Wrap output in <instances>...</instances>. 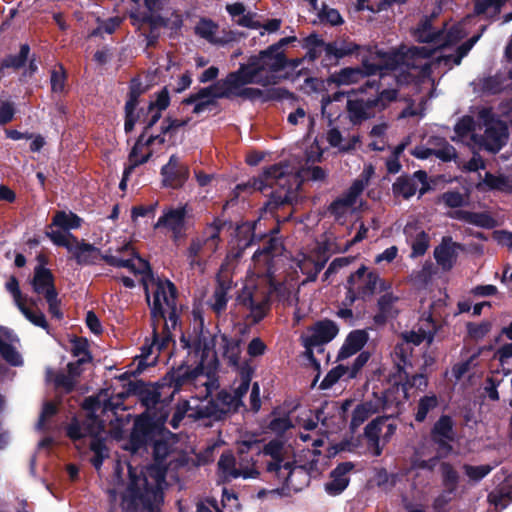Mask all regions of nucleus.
<instances>
[{
	"mask_svg": "<svg viewBox=\"0 0 512 512\" xmlns=\"http://www.w3.org/2000/svg\"><path fill=\"white\" fill-rule=\"evenodd\" d=\"M396 431V424L388 417L373 420L365 428V438L370 453L379 456L383 447L391 439Z\"/></svg>",
	"mask_w": 512,
	"mask_h": 512,
	"instance_id": "obj_14",
	"label": "nucleus"
},
{
	"mask_svg": "<svg viewBox=\"0 0 512 512\" xmlns=\"http://www.w3.org/2000/svg\"><path fill=\"white\" fill-rule=\"evenodd\" d=\"M289 92L283 88L280 87H273L270 89H267L266 91H262L257 88H250L246 87L241 95L239 97L245 98V99H257L262 98L264 100H280L284 98H288Z\"/></svg>",
	"mask_w": 512,
	"mask_h": 512,
	"instance_id": "obj_41",
	"label": "nucleus"
},
{
	"mask_svg": "<svg viewBox=\"0 0 512 512\" xmlns=\"http://www.w3.org/2000/svg\"><path fill=\"white\" fill-rule=\"evenodd\" d=\"M185 217L186 210L184 207L169 209L158 219L155 228L164 227L172 232L175 239H178L185 229Z\"/></svg>",
	"mask_w": 512,
	"mask_h": 512,
	"instance_id": "obj_26",
	"label": "nucleus"
},
{
	"mask_svg": "<svg viewBox=\"0 0 512 512\" xmlns=\"http://www.w3.org/2000/svg\"><path fill=\"white\" fill-rule=\"evenodd\" d=\"M300 439L303 442H307L309 440H312V450H308L306 454V460L301 462L299 465V468L302 470H307L310 474H319L322 472L326 466L328 465V458L330 455H322L319 450H317V447L323 446L325 443V440L323 437L312 439L310 434L308 433H300Z\"/></svg>",
	"mask_w": 512,
	"mask_h": 512,
	"instance_id": "obj_21",
	"label": "nucleus"
},
{
	"mask_svg": "<svg viewBox=\"0 0 512 512\" xmlns=\"http://www.w3.org/2000/svg\"><path fill=\"white\" fill-rule=\"evenodd\" d=\"M250 385L249 375H243L241 383L235 389L234 394L224 393L223 397L229 398V404L232 406H240L242 404V397L248 392Z\"/></svg>",
	"mask_w": 512,
	"mask_h": 512,
	"instance_id": "obj_56",
	"label": "nucleus"
},
{
	"mask_svg": "<svg viewBox=\"0 0 512 512\" xmlns=\"http://www.w3.org/2000/svg\"><path fill=\"white\" fill-rule=\"evenodd\" d=\"M473 127V119L471 117H463L455 126V136L452 138L454 141H466L469 137L472 141L471 133Z\"/></svg>",
	"mask_w": 512,
	"mask_h": 512,
	"instance_id": "obj_55",
	"label": "nucleus"
},
{
	"mask_svg": "<svg viewBox=\"0 0 512 512\" xmlns=\"http://www.w3.org/2000/svg\"><path fill=\"white\" fill-rule=\"evenodd\" d=\"M6 289L11 293L15 305L28 321L42 328L47 326L44 315L39 311L32 310L31 308L36 307L37 301L34 299H28L21 293L19 283L15 277H10L6 283Z\"/></svg>",
	"mask_w": 512,
	"mask_h": 512,
	"instance_id": "obj_18",
	"label": "nucleus"
},
{
	"mask_svg": "<svg viewBox=\"0 0 512 512\" xmlns=\"http://www.w3.org/2000/svg\"><path fill=\"white\" fill-rule=\"evenodd\" d=\"M66 75L62 66L54 69L51 73V88L55 93L64 91Z\"/></svg>",
	"mask_w": 512,
	"mask_h": 512,
	"instance_id": "obj_63",
	"label": "nucleus"
},
{
	"mask_svg": "<svg viewBox=\"0 0 512 512\" xmlns=\"http://www.w3.org/2000/svg\"><path fill=\"white\" fill-rule=\"evenodd\" d=\"M359 196L360 195L358 193H352V189L350 188L343 197L337 199L331 204V213L336 217V219H342L348 213L353 212L360 206L358 201Z\"/></svg>",
	"mask_w": 512,
	"mask_h": 512,
	"instance_id": "obj_33",
	"label": "nucleus"
},
{
	"mask_svg": "<svg viewBox=\"0 0 512 512\" xmlns=\"http://www.w3.org/2000/svg\"><path fill=\"white\" fill-rule=\"evenodd\" d=\"M184 347L189 349L190 360L192 364H185L178 367L172 374L173 393L185 386H193L200 389L195 399L185 402V413L193 418L211 417L215 413L213 402L208 398L216 388L217 383L214 378L215 354L206 347V352H200L198 356L193 349V343L182 338Z\"/></svg>",
	"mask_w": 512,
	"mask_h": 512,
	"instance_id": "obj_3",
	"label": "nucleus"
},
{
	"mask_svg": "<svg viewBox=\"0 0 512 512\" xmlns=\"http://www.w3.org/2000/svg\"><path fill=\"white\" fill-rule=\"evenodd\" d=\"M286 45H288L287 39L282 38L256 56L273 76H279V72L282 71L287 64V60L282 51Z\"/></svg>",
	"mask_w": 512,
	"mask_h": 512,
	"instance_id": "obj_22",
	"label": "nucleus"
},
{
	"mask_svg": "<svg viewBox=\"0 0 512 512\" xmlns=\"http://www.w3.org/2000/svg\"><path fill=\"white\" fill-rule=\"evenodd\" d=\"M83 363H78V360L75 363L68 364V375L63 374H54L52 371H47V380L54 382L57 387L63 388L66 392H69L73 389L75 385L76 378L81 374L80 366Z\"/></svg>",
	"mask_w": 512,
	"mask_h": 512,
	"instance_id": "obj_31",
	"label": "nucleus"
},
{
	"mask_svg": "<svg viewBox=\"0 0 512 512\" xmlns=\"http://www.w3.org/2000/svg\"><path fill=\"white\" fill-rule=\"evenodd\" d=\"M368 360V355L362 353L354 361L351 367L338 365L332 369L321 382L322 389H328L335 384L340 378L346 377L347 379L355 378L360 369L365 365Z\"/></svg>",
	"mask_w": 512,
	"mask_h": 512,
	"instance_id": "obj_25",
	"label": "nucleus"
},
{
	"mask_svg": "<svg viewBox=\"0 0 512 512\" xmlns=\"http://www.w3.org/2000/svg\"><path fill=\"white\" fill-rule=\"evenodd\" d=\"M372 102V99H349L347 101V110L352 122H360L364 119L369 118L371 113V108L375 107Z\"/></svg>",
	"mask_w": 512,
	"mask_h": 512,
	"instance_id": "obj_38",
	"label": "nucleus"
},
{
	"mask_svg": "<svg viewBox=\"0 0 512 512\" xmlns=\"http://www.w3.org/2000/svg\"><path fill=\"white\" fill-rule=\"evenodd\" d=\"M97 423H102V422L99 421L98 419H96L95 417H93L92 415L89 416V418L86 420L84 427H81L78 422L74 421L68 427V435L72 439H78L87 434L91 435L89 433L88 428H89V426H92L97 429Z\"/></svg>",
	"mask_w": 512,
	"mask_h": 512,
	"instance_id": "obj_51",
	"label": "nucleus"
},
{
	"mask_svg": "<svg viewBox=\"0 0 512 512\" xmlns=\"http://www.w3.org/2000/svg\"><path fill=\"white\" fill-rule=\"evenodd\" d=\"M507 0H477L474 13L477 16H483L486 19L496 17Z\"/></svg>",
	"mask_w": 512,
	"mask_h": 512,
	"instance_id": "obj_43",
	"label": "nucleus"
},
{
	"mask_svg": "<svg viewBox=\"0 0 512 512\" xmlns=\"http://www.w3.org/2000/svg\"><path fill=\"white\" fill-rule=\"evenodd\" d=\"M263 452L273 459L267 465L268 472L275 473L280 481L292 486V477L297 473H302V469L299 466L294 467L293 463L287 460L289 447L279 440H272L265 445Z\"/></svg>",
	"mask_w": 512,
	"mask_h": 512,
	"instance_id": "obj_12",
	"label": "nucleus"
},
{
	"mask_svg": "<svg viewBox=\"0 0 512 512\" xmlns=\"http://www.w3.org/2000/svg\"><path fill=\"white\" fill-rule=\"evenodd\" d=\"M368 340V336L363 330L352 331L344 341L339 353L338 359L344 360L356 354Z\"/></svg>",
	"mask_w": 512,
	"mask_h": 512,
	"instance_id": "obj_32",
	"label": "nucleus"
},
{
	"mask_svg": "<svg viewBox=\"0 0 512 512\" xmlns=\"http://www.w3.org/2000/svg\"><path fill=\"white\" fill-rule=\"evenodd\" d=\"M72 256L76 259L78 264L87 265L95 263L99 258L105 260L109 265L121 268H127L133 274H141L147 277L149 264L147 261L139 257L130 244H126L115 255H101L100 251L86 243H80L76 240L72 250ZM144 282L146 283V279Z\"/></svg>",
	"mask_w": 512,
	"mask_h": 512,
	"instance_id": "obj_7",
	"label": "nucleus"
},
{
	"mask_svg": "<svg viewBox=\"0 0 512 512\" xmlns=\"http://www.w3.org/2000/svg\"><path fill=\"white\" fill-rule=\"evenodd\" d=\"M220 230L221 225L214 222L208 225L201 234L192 238L186 252L192 269L197 268L200 272H203L206 260L218 250Z\"/></svg>",
	"mask_w": 512,
	"mask_h": 512,
	"instance_id": "obj_10",
	"label": "nucleus"
},
{
	"mask_svg": "<svg viewBox=\"0 0 512 512\" xmlns=\"http://www.w3.org/2000/svg\"><path fill=\"white\" fill-rule=\"evenodd\" d=\"M438 405V398L436 395H426L419 400L418 409L416 412V420L422 422L427 414L435 409Z\"/></svg>",
	"mask_w": 512,
	"mask_h": 512,
	"instance_id": "obj_53",
	"label": "nucleus"
},
{
	"mask_svg": "<svg viewBox=\"0 0 512 512\" xmlns=\"http://www.w3.org/2000/svg\"><path fill=\"white\" fill-rule=\"evenodd\" d=\"M472 17H467L461 23L452 27L445 36L442 32L435 33L432 31V26L429 21L423 22L415 31V36L421 42H432L439 47H447L457 43L460 39H462L467 31L464 26L468 21H470Z\"/></svg>",
	"mask_w": 512,
	"mask_h": 512,
	"instance_id": "obj_16",
	"label": "nucleus"
},
{
	"mask_svg": "<svg viewBox=\"0 0 512 512\" xmlns=\"http://www.w3.org/2000/svg\"><path fill=\"white\" fill-rule=\"evenodd\" d=\"M81 219L72 212L59 211L55 214L52 226H57L65 231L80 227Z\"/></svg>",
	"mask_w": 512,
	"mask_h": 512,
	"instance_id": "obj_46",
	"label": "nucleus"
},
{
	"mask_svg": "<svg viewBox=\"0 0 512 512\" xmlns=\"http://www.w3.org/2000/svg\"><path fill=\"white\" fill-rule=\"evenodd\" d=\"M426 178L424 171H416L412 176H401L393 184V192L405 199L410 198L417 191L422 195L427 190Z\"/></svg>",
	"mask_w": 512,
	"mask_h": 512,
	"instance_id": "obj_23",
	"label": "nucleus"
},
{
	"mask_svg": "<svg viewBox=\"0 0 512 512\" xmlns=\"http://www.w3.org/2000/svg\"><path fill=\"white\" fill-rule=\"evenodd\" d=\"M381 407L379 400L365 401L356 406L353 411L351 426L356 428L360 426L366 419L376 413Z\"/></svg>",
	"mask_w": 512,
	"mask_h": 512,
	"instance_id": "obj_42",
	"label": "nucleus"
},
{
	"mask_svg": "<svg viewBox=\"0 0 512 512\" xmlns=\"http://www.w3.org/2000/svg\"><path fill=\"white\" fill-rule=\"evenodd\" d=\"M32 286L34 292L43 295L47 302L52 303L54 296H57L53 284V276L51 272L42 265L35 268Z\"/></svg>",
	"mask_w": 512,
	"mask_h": 512,
	"instance_id": "obj_27",
	"label": "nucleus"
},
{
	"mask_svg": "<svg viewBox=\"0 0 512 512\" xmlns=\"http://www.w3.org/2000/svg\"><path fill=\"white\" fill-rule=\"evenodd\" d=\"M217 31L218 26L209 19H201L195 26V33L211 43L219 41Z\"/></svg>",
	"mask_w": 512,
	"mask_h": 512,
	"instance_id": "obj_48",
	"label": "nucleus"
},
{
	"mask_svg": "<svg viewBox=\"0 0 512 512\" xmlns=\"http://www.w3.org/2000/svg\"><path fill=\"white\" fill-rule=\"evenodd\" d=\"M188 174V166L176 155H172L162 168L163 182L172 188L181 186L188 178Z\"/></svg>",
	"mask_w": 512,
	"mask_h": 512,
	"instance_id": "obj_24",
	"label": "nucleus"
},
{
	"mask_svg": "<svg viewBox=\"0 0 512 512\" xmlns=\"http://www.w3.org/2000/svg\"><path fill=\"white\" fill-rule=\"evenodd\" d=\"M166 469L156 463L138 469L130 463H119L115 469L111 495L126 512H157L163 501Z\"/></svg>",
	"mask_w": 512,
	"mask_h": 512,
	"instance_id": "obj_2",
	"label": "nucleus"
},
{
	"mask_svg": "<svg viewBox=\"0 0 512 512\" xmlns=\"http://www.w3.org/2000/svg\"><path fill=\"white\" fill-rule=\"evenodd\" d=\"M452 218L467 221L472 224L486 226L488 225L489 218L484 214H475L464 211H456L450 215Z\"/></svg>",
	"mask_w": 512,
	"mask_h": 512,
	"instance_id": "obj_61",
	"label": "nucleus"
},
{
	"mask_svg": "<svg viewBox=\"0 0 512 512\" xmlns=\"http://www.w3.org/2000/svg\"><path fill=\"white\" fill-rule=\"evenodd\" d=\"M358 49V46L348 41H336L333 43L325 44V52L327 55L334 56L335 58H343L352 54Z\"/></svg>",
	"mask_w": 512,
	"mask_h": 512,
	"instance_id": "obj_47",
	"label": "nucleus"
},
{
	"mask_svg": "<svg viewBox=\"0 0 512 512\" xmlns=\"http://www.w3.org/2000/svg\"><path fill=\"white\" fill-rule=\"evenodd\" d=\"M237 461L230 452L223 453L218 461V471L220 476L229 481L236 479Z\"/></svg>",
	"mask_w": 512,
	"mask_h": 512,
	"instance_id": "obj_45",
	"label": "nucleus"
},
{
	"mask_svg": "<svg viewBox=\"0 0 512 512\" xmlns=\"http://www.w3.org/2000/svg\"><path fill=\"white\" fill-rule=\"evenodd\" d=\"M452 420L448 416H442L434 425L432 431L433 440L439 445V454H447L451 447L449 442L453 439Z\"/></svg>",
	"mask_w": 512,
	"mask_h": 512,
	"instance_id": "obj_29",
	"label": "nucleus"
},
{
	"mask_svg": "<svg viewBox=\"0 0 512 512\" xmlns=\"http://www.w3.org/2000/svg\"><path fill=\"white\" fill-rule=\"evenodd\" d=\"M219 92L220 90L216 89V83H214L213 85L203 88L196 94L190 96L189 101L205 102V104L213 106L217 98H223Z\"/></svg>",
	"mask_w": 512,
	"mask_h": 512,
	"instance_id": "obj_50",
	"label": "nucleus"
},
{
	"mask_svg": "<svg viewBox=\"0 0 512 512\" xmlns=\"http://www.w3.org/2000/svg\"><path fill=\"white\" fill-rule=\"evenodd\" d=\"M404 232L407 239L411 242L412 256L417 257L423 255L428 248V235L422 230L416 231V228L410 224L405 226Z\"/></svg>",
	"mask_w": 512,
	"mask_h": 512,
	"instance_id": "obj_39",
	"label": "nucleus"
},
{
	"mask_svg": "<svg viewBox=\"0 0 512 512\" xmlns=\"http://www.w3.org/2000/svg\"><path fill=\"white\" fill-rule=\"evenodd\" d=\"M140 95V91L136 90L134 87H132L129 100L127 101L125 105V111H126V120H125V130L126 132H129L133 129L135 124V118L133 115V111L137 105V99Z\"/></svg>",
	"mask_w": 512,
	"mask_h": 512,
	"instance_id": "obj_54",
	"label": "nucleus"
},
{
	"mask_svg": "<svg viewBox=\"0 0 512 512\" xmlns=\"http://www.w3.org/2000/svg\"><path fill=\"white\" fill-rule=\"evenodd\" d=\"M302 180H304V175L299 170H295L289 165H273L253 181V188L261 191L271 188V200L268 205H279L292 202L295 199Z\"/></svg>",
	"mask_w": 512,
	"mask_h": 512,
	"instance_id": "obj_6",
	"label": "nucleus"
},
{
	"mask_svg": "<svg viewBox=\"0 0 512 512\" xmlns=\"http://www.w3.org/2000/svg\"><path fill=\"white\" fill-rule=\"evenodd\" d=\"M137 276V274H135ZM141 282L144 285L147 300L151 306V315L153 320V342L149 347H143L142 356L147 358L152 349L158 351L167 347L171 337L169 334L170 327L174 328L177 323L176 306H175V287L168 281H154L150 269L147 272L146 285L144 277Z\"/></svg>",
	"mask_w": 512,
	"mask_h": 512,
	"instance_id": "obj_5",
	"label": "nucleus"
},
{
	"mask_svg": "<svg viewBox=\"0 0 512 512\" xmlns=\"http://www.w3.org/2000/svg\"><path fill=\"white\" fill-rule=\"evenodd\" d=\"M19 340L10 331L0 332V354L11 365L20 366L23 363L22 357L18 352Z\"/></svg>",
	"mask_w": 512,
	"mask_h": 512,
	"instance_id": "obj_28",
	"label": "nucleus"
},
{
	"mask_svg": "<svg viewBox=\"0 0 512 512\" xmlns=\"http://www.w3.org/2000/svg\"><path fill=\"white\" fill-rule=\"evenodd\" d=\"M483 183L491 189H497L501 191H512V184L509 179L504 176H494L487 173Z\"/></svg>",
	"mask_w": 512,
	"mask_h": 512,
	"instance_id": "obj_58",
	"label": "nucleus"
},
{
	"mask_svg": "<svg viewBox=\"0 0 512 512\" xmlns=\"http://www.w3.org/2000/svg\"><path fill=\"white\" fill-rule=\"evenodd\" d=\"M348 285L350 302L357 298H369L376 291H387L391 288L390 282L383 280L377 273L369 271L365 266H361L349 277Z\"/></svg>",
	"mask_w": 512,
	"mask_h": 512,
	"instance_id": "obj_11",
	"label": "nucleus"
},
{
	"mask_svg": "<svg viewBox=\"0 0 512 512\" xmlns=\"http://www.w3.org/2000/svg\"><path fill=\"white\" fill-rule=\"evenodd\" d=\"M89 433L93 436L91 442V450L94 452V457L91 462L96 469H99L102 465L104 458L106 457V447L102 441V433L104 432L103 423H97V429L89 426Z\"/></svg>",
	"mask_w": 512,
	"mask_h": 512,
	"instance_id": "obj_35",
	"label": "nucleus"
},
{
	"mask_svg": "<svg viewBox=\"0 0 512 512\" xmlns=\"http://www.w3.org/2000/svg\"><path fill=\"white\" fill-rule=\"evenodd\" d=\"M353 464L345 462L338 465L331 473V479L325 484V491L333 496L342 493L349 484L348 473L353 469Z\"/></svg>",
	"mask_w": 512,
	"mask_h": 512,
	"instance_id": "obj_30",
	"label": "nucleus"
},
{
	"mask_svg": "<svg viewBox=\"0 0 512 512\" xmlns=\"http://www.w3.org/2000/svg\"><path fill=\"white\" fill-rule=\"evenodd\" d=\"M337 334L338 327L329 320L315 323L302 334L301 339L306 348L305 354L315 365L319 364L313 359V349L330 342Z\"/></svg>",
	"mask_w": 512,
	"mask_h": 512,
	"instance_id": "obj_15",
	"label": "nucleus"
},
{
	"mask_svg": "<svg viewBox=\"0 0 512 512\" xmlns=\"http://www.w3.org/2000/svg\"><path fill=\"white\" fill-rule=\"evenodd\" d=\"M280 76H273L261 61L253 56L247 64H243L236 72L230 73L225 79L216 82V89L223 97H239L248 84L262 86L275 85Z\"/></svg>",
	"mask_w": 512,
	"mask_h": 512,
	"instance_id": "obj_8",
	"label": "nucleus"
},
{
	"mask_svg": "<svg viewBox=\"0 0 512 512\" xmlns=\"http://www.w3.org/2000/svg\"><path fill=\"white\" fill-rule=\"evenodd\" d=\"M459 246L450 237H445L442 243L435 249L434 256L437 263L443 269H450L456 259Z\"/></svg>",
	"mask_w": 512,
	"mask_h": 512,
	"instance_id": "obj_34",
	"label": "nucleus"
},
{
	"mask_svg": "<svg viewBox=\"0 0 512 512\" xmlns=\"http://www.w3.org/2000/svg\"><path fill=\"white\" fill-rule=\"evenodd\" d=\"M327 141L332 147L337 148L340 152H348L355 149L359 142V137L357 135L350 134L343 136L338 129L333 128L327 133Z\"/></svg>",
	"mask_w": 512,
	"mask_h": 512,
	"instance_id": "obj_40",
	"label": "nucleus"
},
{
	"mask_svg": "<svg viewBox=\"0 0 512 512\" xmlns=\"http://www.w3.org/2000/svg\"><path fill=\"white\" fill-rule=\"evenodd\" d=\"M158 137H149L145 138L144 135L140 136L134 147L132 148L129 155V165L133 166V169L140 164L145 163L151 156V151L149 149V145Z\"/></svg>",
	"mask_w": 512,
	"mask_h": 512,
	"instance_id": "obj_36",
	"label": "nucleus"
},
{
	"mask_svg": "<svg viewBox=\"0 0 512 512\" xmlns=\"http://www.w3.org/2000/svg\"><path fill=\"white\" fill-rule=\"evenodd\" d=\"M230 289L231 285L229 282L219 281L210 304L213 311H215L217 314L223 312L226 309L228 302V292Z\"/></svg>",
	"mask_w": 512,
	"mask_h": 512,
	"instance_id": "obj_44",
	"label": "nucleus"
},
{
	"mask_svg": "<svg viewBox=\"0 0 512 512\" xmlns=\"http://www.w3.org/2000/svg\"><path fill=\"white\" fill-rule=\"evenodd\" d=\"M326 261L327 258L325 251L318 244L312 251L299 253L294 262L300 272L307 276L306 279L303 280L302 284L314 281L318 273L324 267Z\"/></svg>",
	"mask_w": 512,
	"mask_h": 512,
	"instance_id": "obj_19",
	"label": "nucleus"
},
{
	"mask_svg": "<svg viewBox=\"0 0 512 512\" xmlns=\"http://www.w3.org/2000/svg\"><path fill=\"white\" fill-rule=\"evenodd\" d=\"M196 356L200 352H206V347L215 354V365L218 364V356L222 355L230 365L239 367L241 354V341L229 338L225 334H211L208 330H202L192 340Z\"/></svg>",
	"mask_w": 512,
	"mask_h": 512,
	"instance_id": "obj_9",
	"label": "nucleus"
},
{
	"mask_svg": "<svg viewBox=\"0 0 512 512\" xmlns=\"http://www.w3.org/2000/svg\"><path fill=\"white\" fill-rule=\"evenodd\" d=\"M413 155L419 159H427L434 155L443 161H450L455 157V149L453 146L443 141L439 148L417 147L414 149Z\"/></svg>",
	"mask_w": 512,
	"mask_h": 512,
	"instance_id": "obj_37",
	"label": "nucleus"
},
{
	"mask_svg": "<svg viewBox=\"0 0 512 512\" xmlns=\"http://www.w3.org/2000/svg\"><path fill=\"white\" fill-rule=\"evenodd\" d=\"M29 52V46L27 44H23L20 48L18 55L11 56L5 60V66L14 68H19L23 66L28 58Z\"/></svg>",
	"mask_w": 512,
	"mask_h": 512,
	"instance_id": "obj_64",
	"label": "nucleus"
},
{
	"mask_svg": "<svg viewBox=\"0 0 512 512\" xmlns=\"http://www.w3.org/2000/svg\"><path fill=\"white\" fill-rule=\"evenodd\" d=\"M374 174V168L372 165H366L362 171V174L359 179H357L352 186V193H358L359 195L362 193L364 188L368 185L369 180Z\"/></svg>",
	"mask_w": 512,
	"mask_h": 512,
	"instance_id": "obj_62",
	"label": "nucleus"
},
{
	"mask_svg": "<svg viewBox=\"0 0 512 512\" xmlns=\"http://www.w3.org/2000/svg\"><path fill=\"white\" fill-rule=\"evenodd\" d=\"M259 474L260 472L252 459L240 457L239 461L237 462L236 479H256L258 478Z\"/></svg>",
	"mask_w": 512,
	"mask_h": 512,
	"instance_id": "obj_49",
	"label": "nucleus"
},
{
	"mask_svg": "<svg viewBox=\"0 0 512 512\" xmlns=\"http://www.w3.org/2000/svg\"><path fill=\"white\" fill-rule=\"evenodd\" d=\"M436 327L430 319H426L417 330H411L402 335L403 342L395 347V354L400 356L403 363L407 361L408 354L410 353L408 345L410 343L419 345L423 341L430 344L433 341Z\"/></svg>",
	"mask_w": 512,
	"mask_h": 512,
	"instance_id": "obj_20",
	"label": "nucleus"
},
{
	"mask_svg": "<svg viewBox=\"0 0 512 512\" xmlns=\"http://www.w3.org/2000/svg\"><path fill=\"white\" fill-rule=\"evenodd\" d=\"M491 327L492 324L489 321H483L481 323H469L467 325L468 335L473 340H481L490 332Z\"/></svg>",
	"mask_w": 512,
	"mask_h": 512,
	"instance_id": "obj_59",
	"label": "nucleus"
},
{
	"mask_svg": "<svg viewBox=\"0 0 512 512\" xmlns=\"http://www.w3.org/2000/svg\"><path fill=\"white\" fill-rule=\"evenodd\" d=\"M166 394L165 388L162 387L161 390H158L156 388H152L150 390H147L143 395V402L148 410H151L153 408H156L157 405L162 404L165 402L164 395Z\"/></svg>",
	"mask_w": 512,
	"mask_h": 512,
	"instance_id": "obj_57",
	"label": "nucleus"
},
{
	"mask_svg": "<svg viewBox=\"0 0 512 512\" xmlns=\"http://www.w3.org/2000/svg\"><path fill=\"white\" fill-rule=\"evenodd\" d=\"M51 241L58 246H64L69 252L76 242V238L67 231L51 230L46 232Z\"/></svg>",
	"mask_w": 512,
	"mask_h": 512,
	"instance_id": "obj_52",
	"label": "nucleus"
},
{
	"mask_svg": "<svg viewBox=\"0 0 512 512\" xmlns=\"http://www.w3.org/2000/svg\"><path fill=\"white\" fill-rule=\"evenodd\" d=\"M337 407L333 405L326 404L321 410H318L316 413V420L312 418L311 411H303L296 420V425L299 427H302L306 431L314 430L318 422H321L322 427L325 429V432H333L340 428V425L343 424V419L341 412L338 411L337 416V423L335 422L334 418L335 415H332L331 417H327L326 414H329L332 411H336Z\"/></svg>",
	"mask_w": 512,
	"mask_h": 512,
	"instance_id": "obj_17",
	"label": "nucleus"
},
{
	"mask_svg": "<svg viewBox=\"0 0 512 512\" xmlns=\"http://www.w3.org/2000/svg\"><path fill=\"white\" fill-rule=\"evenodd\" d=\"M486 26L481 28V33L473 36L470 40L463 43L455 55H443L437 57V62L432 63L427 58L430 55V50L425 47L413 48L405 55V67L399 65L401 56L398 53H384L378 50H368L369 55L363 56L362 64L363 70L360 68H344L340 71L334 72L329 77V82L337 86H349L359 83L366 76L375 75L380 73L383 76V70H392L393 76L397 78L399 83H409L408 78H417V82L425 85L427 91L434 85L431 79V69L435 65H440L442 62L449 68L453 65H459L462 58L471 50L474 44L480 39L482 33L485 31Z\"/></svg>",
	"mask_w": 512,
	"mask_h": 512,
	"instance_id": "obj_1",
	"label": "nucleus"
},
{
	"mask_svg": "<svg viewBox=\"0 0 512 512\" xmlns=\"http://www.w3.org/2000/svg\"><path fill=\"white\" fill-rule=\"evenodd\" d=\"M282 244L276 238L254 253L252 266L244 285L237 296V305L248 311L253 322L260 321L268 310L269 293L274 283L273 269L282 254Z\"/></svg>",
	"mask_w": 512,
	"mask_h": 512,
	"instance_id": "obj_4",
	"label": "nucleus"
},
{
	"mask_svg": "<svg viewBox=\"0 0 512 512\" xmlns=\"http://www.w3.org/2000/svg\"><path fill=\"white\" fill-rule=\"evenodd\" d=\"M398 300L399 296L394 295L392 292L387 290L386 293L378 300L379 310L384 316H392L394 313L393 307Z\"/></svg>",
	"mask_w": 512,
	"mask_h": 512,
	"instance_id": "obj_60",
	"label": "nucleus"
},
{
	"mask_svg": "<svg viewBox=\"0 0 512 512\" xmlns=\"http://www.w3.org/2000/svg\"><path fill=\"white\" fill-rule=\"evenodd\" d=\"M479 118L486 126L485 134L480 139L473 135V142L490 152H498L508 140L507 126L500 120L492 118V113L489 109H482L479 112Z\"/></svg>",
	"mask_w": 512,
	"mask_h": 512,
	"instance_id": "obj_13",
	"label": "nucleus"
}]
</instances>
